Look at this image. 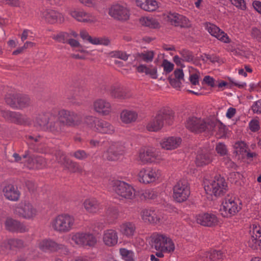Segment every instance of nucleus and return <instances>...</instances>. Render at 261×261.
Listing matches in <instances>:
<instances>
[{
  "label": "nucleus",
  "instance_id": "nucleus-1",
  "mask_svg": "<svg viewBox=\"0 0 261 261\" xmlns=\"http://www.w3.org/2000/svg\"><path fill=\"white\" fill-rule=\"evenodd\" d=\"M75 225L74 217L68 214H61L54 217L50 222V227L60 234L71 231Z\"/></svg>",
  "mask_w": 261,
  "mask_h": 261
},
{
  "label": "nucleus",
  "instance_id": "nucleus-2",
  "mask_svg": "<svg viewBox=\"0 0 261 261\" xmlns=\"http://www.w3.org/2000/svg\"><path fill=\"white\" fill-rule=\"evenodd\" d=\"M174 117V113L171 109L163 108L148 122L146 129L149 132H158L163 127L165 123L171 124Z\"/></svg>",
  "mask_w": 261,
  "mask_h": 261
},
{
  "label": "nucleus",
  "instance_id": "nucleus-3",
  "mask_svg": "<svg viewBox=\"0 0 261 261\" xmlns=\"http://www.w3.org/2000/svg\"><path fill=\"white\" fill-rule=\"evenodd\" d=\"M228 186L225 179L220 175H216L214 179L205 185V192L210 195L219 197L223 195L227 191Z\"/></svg>",
  "mask_w": 261,
  "mask_h": 261
},
{
  "label": "nucleus",
  "instance_id": "nucleus-4",
  "mask_svg": "<svg viewBox=\"0 0 261 261\" xmlns=\"http://www.w3.org/2000/svg\"><path fill=\"white\" fill-rule=\"evenodd\" d=\"M137 160L142 165L158 164L161 160L159 151L154 147L145 146L138 151Z\"/></svg>",
  "mask_w": 261,
  "mask_h": 261
},
{
  "label": "nucleus",
  "instance_id": "nucleus-5",
  "mask_svg": "<svg viewBox=\"0 0 261 261\" xmlns=\"http://www.w3.org/2000/svg\"><path fill=\"white\" fill-rule=\"evenodd\" d=\"M112 190L120 200L133 199L136 196L135 190L130 185L121 180L112 181Z\"/></svg>",
  "mask_w": 261,
  "mask_h": 261
},
{
  "label": "nucleus",
  "instance_id": "nucleus-6",
  "mask_svg": "<svg viewBox=\"0 0 261 261\" xmlns=\"http://www.w3.org/2000/svg\"><path fill=\"white\" fill-rule=\"evenodd\" d=\"M162 175L161 171L156 167H145L138 172V180L141 184L148 185L159 180Z\"/></svg>",
  "mask_w": 261,
  "mask_h": 261
},
{
  "label": "nucleus",
  "instance_id": "nucleus-7",
  "mask_svg": "<svg viewBox=\"0 0 261 261\" xmlns=\"http://www.w3.org/2000/svg\"><path fill=\"white\" fill-rule=\"evenodd\" d=\"M241 202L235 197H226L220 207L222 215L230 218L237 215L241 209Z\"/></svg>",
  "mask_w": 261,
  "mask_h": 261
},
{
  "label": "nucleus",
  "instance_id": "nucleus-8",
  "mask_svg": "<svg viewBox=\"0 0 261 261\" xmlns=\"http://www.w3.org/2000/svg\"><path fill=\"white\" fill-rule=\"evenodd\" d=\"M14 213L19 217L31 219L37 215V210L29 201H21L13 207Z\"/></svg>",
  "mask_w": 261,
  "mask_h": 261
},
{
  "label": "nucleus",
  "instance_id": "nucleus-9",
  "mask_svg": "<svg viewBox=\"0 0 261 261\" xmlns=\"http://www.w3.org/2000/svg\"><path fill=\"white\" fill-rule=\"evenodd\" d=\"M108 14L114 19L120 22L127 21L130 16V10L127 6L120 3L112 5L109 9Z\"/></svg>",
  "mask_w": 261,
  "mask_h": 261
},
{
  "label": "nucleus",
  "instance_id": "nucleus-10",
  "mask_svg": "<svg viewBox=\"0 0 261 261\" xmlns=\"http://www.w3.org/2000/svg\"><path fill=\"white\" fill-rule=\"evenodd\" d=\"M59 119H63L66 126L76 127L82 125L83 117L81 113L65 109L59 110Z\"/></svg>",
  "mask_w": 261,
  "mask_h": 261
},
{
  "label": "nucleus",
  "instance_id": "nucleus-11",
  "mask_svg": "<svg viewBox=\"0 0 261 261\" xmlns=\"http://www.w3.org/2000/svg\"><path fill=\"white\" fill-rule=\"evenodd\" d=\"M70 238L72 242L79 247H93L97 243L96 238L90 233L72 232L70 234Z\"/></svg>",
  "mask_w": 261,
  "mask_h": 261
},
{
  "label": "nucleus",
  "instance_id": "nucleus-12",
  "mask_svg": "<svg viewBox=\"0 0 261 261\" xmlns=\"http://www.w3.org/2000/svg\"><path fill=\"white\" fill-rule=\"evenodd\" d=\"M154 248L162 252L171 253L174 251L175 245L170 238L164 234L158 233L153 237Z\"/></svg>",
  "mask_w": 261,
  "mask_h": 261
},
{
  "label": "nucleus",
  "instance_id": "nucleus-13",
  "mask_svg": "<svg viewBox=\"0 0 261 261\" xmlns=\"http://www.w3.org/2000/svg\"><path fill=\"white\" fill-rule=\"evenodd\" d=\"M107 147L104 155L109 161L117 160L125 152V147L121 142L108 141Z\"/></svg>",
  "mask_w": 261,
  "mask_h": 261
},
{
  "label": "nucleus",
  "instance_id": "nucleus-14",
  "mask_svg": "<svg viewBox=\"0 0 261 261\" xmlns=\"http://www.w3.org/2000/svg\"><path fill=\"white\" fill-rule=\"evenodd\" d=\"M59 116V110L53 108L42 112L38 115L36 119V126L40 129L46 130L51 120Z\"/></svg>",
  "mask_w": 261,
  "mask_h": 261
},
{
  "label": "nucleus",
  "instance_id": "nucleus-15",
  "mask_svg": "<svg viewBox=\"0 0 261 261\" xmlns=\"http://www.w3.org/2000/svg\"><path fill=\"white\" fill-rule=\"evenodd\" d=\"M190 195V186L186 180L177 181L173 188V197L178 202L186 201Z\"/></svg>",
  "mask_w": 261,
  "mask_h": 261
},
{
  "label": "nucleus",
  "instance_id": "nucleus-16",
  "mask_svg": "<svg viewBox=\"0 0 261 261\" xmlns=\"http://www.w3.org/2000/svg\"><path fill=\"white\" fill-rule=\"evenodd\" d=\"M210 119H201L195 117H190L187 120L186 127L191 132L201 133L208 132V125Z\"/></svg>",
  "mask_w": 261,
  "mask_h": 261
},
{
  "label": "nucleus",
  "instance_id": "nucleus-17",
  "mask_svg": "<svg viewBox=\"0 0 261 261\" xmlns=\"http://www.w3.org/2000/svg\"><path fill=\"white\" fill-rule=\"evenodd\" d=\"M38 247L43 252L53 253L63 249L65 246L58 243L52 239H45L38 241Z\"/></svg>",
  "mask_w": 261,
  "mask_h": 261
},
{
  "label": "nucleus",
  "instance_id": "nucleus-18",
  "mask_svg": "<svg viewBox=\"0 0 261 261\" xmlns=\"http://www.w3.org/2000/svg\"><path fill=\"white\" fill-rule=\"evenodd\" d=\"M206 30L213 37L224 43H228L231 41L228 35L213 23L206 22L205 24Z\"/></svg>",
  "mask_w": 261,
  "mask_h": 261
},
{
  "label": "nucleus",
  "instance_id": "nucleus-19",
  "mask_svg": "<svg viewBox=\"0 0 261 261\" xmlns=\"http://www.w3.org/2000/svg\"><path fill=\"white\" fill-rule=\"evenodd\" d=\"M140 215L143 221L148 224H158L162 218L160 213L153 208L143 210Z\"/></svg>",
  "mask_w": 261,
  "mask_h": 261
},
{
  "label": "nucleus",
  "instance_id": "nucleus-20",
  "mask_svg": "<svg viewBox=\"0 0 261 261\" xmlns=\"http://www.w3.org/2000/svg\"><path fill=\"white\" fill-rule=\"evenodd\" d=\"M41 17L49 23H61L64 21L62 14L52 9H46L42 12Z\"/></svg>",
  "mask_w": 261,
  "mask_h": 261
},
{
  "label": "nucleus",
  "instance_id": "nucleus-21",
  "mask_svg": "<svg viewBox=\"0 0 261 261\" xmlns=\"http://www.w3.org/2000/svg\"><path fill=\"white\" fill-rule=\"evenodd\" d=\"M136 224L130 221H125L121 223L118 228L120 234L127 239L132 238L136 233Z\"/></svg>",
  "mask_w": 261,
  "mask_h": 261
},
{
  "label": "nucleus",
  "instance_id": "nucleus-22",
  "mask_svg": "<svg viewBox=\"0 0 261 261\" xmlns=\"http://www.w3.org/2000/svg\"><path fill=\"white\" fill-rule=\"evenodd\" d=\"M93 108L97 113L102 116L109 115L113 111L111 104L103 99H99L95 101L93 103Z\"/></svg>",
  "mask_w": 261,
  "mask_h": 261
},
{
  "label": "nucleus",
  "instance_id": "nucleus-23",
  "mask_svg": "<svg viewBox=\"0 0 261 261\" xmlns=\"http://www.w3.org/2000/svg\"><path fill=\"white\" fill-rule=\"evenodd\" d=\"M3 117L9 121L18 124H27L29 122V118L18 112L6 111L3 112Z\"/></svg>",
  "mask_w": 261,
  "mask_h": 261
},
{
  "label": "nucleus",
  "instance_id": "nucleus-24",
  "mask_svg": "<svg viewBox=\"0 0 261 261\" xmlns=\"http://www.w3.org/2000/svg\"><path fill=\"white\" fill-rule=\"evenodd\" d=\"M70 15L79 22H93L96 21L95 17L81 9H74L69 12Z\"/></svg>",
  "mask_w": 261,
  "mask_h": 261
},
{
  "label": "nucleus",
  "instance_id": "nucleus-25",
  "mask_svg": "<svg viewBox=\"0 0 261 261\" xmlns=\"http://www.w3.org/2000/svg\"><path fill=\"white\" fill-rule=\"evenodd\" d=\"M168 20L176 27L188 28L190 26L189 19L185 16L176 13H169L168 15Z\"/></svg>",
  "mask_w": 261,
  "mask_h": 261
},
{
  "label": "nucleus",
  "instance_id": "nucleus-26",
  "mask_svg": "<svg viewBox=\"0 0 261 261\" xmlns=\"http://www.w3.org/2000/svg\"><path fill=\"white\" fill-rule=\"evenodd\" d=\"M103 243L108 247H113L116 245L118 241L117 232L113 229L105 230L102 235Z\"/></svg>",
  "mask_w": 261,
  "mask_h": 261
},
{
  "label": "nucleus",
  "instance_id": "nucleus-27",
  "mask_svg": "<svg viewBox=\"0 0 261 261\" xmlns=\"http://www.w3.org/2000/svg\"><path fill=\"white\" fill-rule=\"evenodd\" d=\"M181 143V139L178 137H169L163 138L160 143L161 147L165 150H173L178 148Z\"/></svg>",
  "mask_w": 261,
  "mask_h": 261
},
{
  "label": "nucleus",
  "instance_id": "nucleus-28",
  "mask_svg": "<svg viewBox=\"0 0 261 261\" xmlns=\"http://www.w3.org/2000/svg\"><path fill=\"white\" fill-rule=\"evenodd\" d=\"M198 223L206 226H212L217 224L218 220L217 216L211 213L199 214L197 216Z\"/></svg>",
  "mask_w": 261,
  "mask_h": 261
},
{
  "label": "nucleus",
  "instance_id": "nucleus-29",
  "mask_svg": "<svg viewBox=\"0 0 261 261\" xmlns=\"http://www.w3.org/2000/svg\"><path fill=\"white\" fill-rule=\"evenodd\" d=\"M6 229L10 231L22 233L27 231L25 226L19 221L8 218L5 223Z\"/></svg>",
  "mask_w": 261,
  "mask_h": 261
},
{
  "label": "nucleus",
  "instance_id": "nucleus-30",
  "mask_svg": "<svg viewBox=\"0 0 261 261\" xmlns=\"http://www.w3.org/2000/svg\"><path fill=\"white\" fill-rule=\"evenodd\" d=\"M66 126L64 119H59V121H51L45 131L50 132L56 135H62L66 132Z\"/></svg>",
  "mask_w": 261,
  "mask_h": 261
},
{
  "label": "nucleus",
  "instance_id": "nucleus-31",
  "mask_svg": "<svg viewBox=\"0 0 261 261\" xmlns=\"http://www.w3.org/2000/svg\"><path fill=\"white\" fill-rule=\"evenodd\" d=\"M248 245L253 249H257L261 246V227L259 226L253 227Z\"/></svg>",
  "mask_w": 261,
  "mask_h": 261
},
{
  "label": "nucleus",
  "instance_id": "nucleus-32",
  "mask_svg": "<svg viewBox=\"0 0 261 261\" xmlns=\"http://www.w3.org/2000/svg\"><path fill=\"white\" fill-rule=\"evenodd\" d=\"M213 155L205 150L199 151L195 159L197 166L202 167L207 165L213 161Z\"/></svg>",
  "mask_w": 261,
  "mask_h": 261
},
{
  "label": "nucleus",
  "instance_id": "nucleus-33",
  "mask_svg": "<svg viewBox=\"0 0 261 261\" xmlns=\"http://www.w3.org/2000/svg\"><path fill=\"white\" fill-rule=\"evenodd\" d=\"M223 254L221 250H213L201 253L200 257L202 261H222L224 257Z\"/></svg>",
  "mask_w": 261,
  "mask_h": 261
},
{
  "label": "nucleus",
  "instance_id": "nucleus-34",
  "mask_svg": "<svg viewBox=\"0 0 261 261\" xmlns=\"http://www.w3.org/2000/svg\"><path fill=\"white\" fill-rule=\"evenodd\" d=\"M136 70L139 73H145L152 79H156L158 77V68L155 66L142 64L136 67Z\"/></svg>",
  "mask_w": 261,
  "mask_h": 261
},
{
  "label": "nucleus",
  "instance_id": "nucleus-35",
  "mask_svg": "<svg viewBox=\"0 0 261 261\" xmlns=\"http://www.w3.org/2000/svg\"><path fill=\"white\" fill-rule=\"evenodd\" d=\"M83 205L86 211L90 214H95L101 209L99 202L93 197L86 199Z\"/></svg>",
  "mask_w": 261,
  "mask_h": 261
},
{
  "label": "nucleus",
  "instance_id": "nucleus-36",
  "mask_svg": "<svg viewBox=\"0 0 261 261\" xmlns=\"http://www.w3.org/2000/svg\"><path fill=\"white\" fill-rule=\"evenodd\" d=\"M3 192L5 198L9 200L16 201L19 199L20 193L17 188L12 185L6 186Z\"/></svg>",
  "mask_w": 261,
  "mask_h": 261
},
{
  "label": "nucleus",
  "instance_id": "nucleus-37",
  "mask_svg": "<svg viewBox=\"0 0 261 261\" xmlns=\"http://www.w3.org/2000/svg\"><path fill=\"white\" fill-rule=\"evenodd\" d=\"M95 130L102 134H111L114 132V127L108 122L102 119H97L94 127Z\"/></svg>",
  "mask_w": 261,
  "mask_h": 261
},
{
  "label": "nucleus",
  "instance_id": "nucleus-38",
  "mask_svg": "<svg viewBox=\"0 0 261 261\" xmlns=\"http://www.w3.org/2000/svg\"><path fill=\"white\" fill-rule=\"evenodd\" d=\"M23 158H28L29 163L30 161H33V167L38 169H41L47 166V162L46 160L42 156H37L34 159H33L31 156H29V151H27L23 155Z\"/></svg>",
  "mask_w": 261,
  "mask_h": 261
},
{
  "label": "nucleus",
  "instance_id": "nucleus-39",
  "mask_svg": "<svg viewBox=\"0 0 261 261\" xmlns=\"http://www.w3.org/2000/svg\"><path fill=\"white\" fill-rule=\"evenodd\" d=\"M11 104L12 105L13 109H22L30 105L31 99L27 95L19 94L17 103H12Z\"/></svg>",
  "mask_w": 261,
  "mask_h": 261
},
{
  "label": "nucleus",
  "instance_id": "nucleus-40",
  "mask_svg": "<svg viewBox=\"0 0 261 261\" xmlns=\"http://www.w3.org/2000/svg\"><path fill=\"white\" fill-rule=\"evenodd\" d=\"M138 118L137 112L132 110H124L120 114V119L125 123H129L135 121Z\"/></svg>",
  "mask_w": 261,
  "mask_h": 261
},
{
  "label": "nucleus",
  "instance_id": "nucleus-41",
  "mask_svg": "<svg viewBox=\"0 0 261 261\" xmlns=\"http://www.w3.org/2000/svg\"><path fill=\"white\" fill-rule=\"evenodd\" d=\"M155 56V53L153 50H144L141 53H138L136 55V58L145 63L152 62Z\"/></svg>",
  "mask_w": 261,
  "mask_h": 261
},
{
  "label": "nucleus",
  "instance_id": "nucleus-42",
  "mask_svg": "<svg viewBox=\"0 0 261 261\" xmlns=\"http://www.w3.org/2000/svg\"><path fill=\"white\" fill-rule=\"evenodd\" d=\"M208 126V132L217 129L220 133H223L225 131V126L221 122L215 119L210 120Z\"/></svg>",
  "mask_w": 261,
  "mask_h": 261
},
{
  "label": "nucleus",
  "instance_id": "nucleus-43",
  "mask_svg": "<svg viewBox=\"0 0 261 261\" xmlns=\"http://www.w3.org/2000/svg\"><path fill=\"white\" fill-rule=\"evenodd\" d=\"M140 23L143 26L150 28H158L160 26L159 23L153 18L150 17H142L139 19Z\"/></svg>",
  "mask_w": 261,
  "mask_h": 261
},
{
  "label": "nucleus",
  "instance_id": "nucleus-44",
  "mask_svg": "<svg viewBox=\"0 0 261 261\" xmlns=\"http://www.w3.org/2000/svg\"><path fill=\"white\" fill-rule=\"evenodd\" d=\"M110 93L112 97L120 99L126 98V94L123 89L120 86H113L111 87Z\"/></svg>",
  "mask_w": 261,
  "mask_h": 261
},
{
  "label": "nucleus",
  "instance_id": "nucleus-45",
  "mask_svg": "<svg viewBox=\"0 0 261 261\" xmlns=\"http://www.w3.org/2000/svg\"><path fill=\"white\" fill-rule=\"evenodd\" d=\"M64 167L69 170L72 172H80L82 171L79 164L73 162L69 159L68 160H64Z\"/></svg>",
  "mask_w": 261,
  "mask_h": 261
},
{
  "label": "nucleus",
  "instance_id": "nucleus-46",
  "mask_svg": "<svg viewBox=\"0 0 261 261\" xmlns=\"http://www.w3.org/2000/svg\"><path fill=\"white\" fill-rule=\"evenodd\" d=\"M52 38L58 42L65 43L69 39L70 34L68 32H61L57 35H54Z\"/></svg>",
  "mask_w": 261,
  "mask_h": 261
},
{
  "label": "nucleus",
  "instance_id": "nucleus-47",
  "mask_svg": "<svg viewBox=\"0 0 261 261\" xmlns=\"http://www.w3.org/2000/svg\"><path fill=\"white\" fill-rule=\"evenodd\" d=\"M120 253L125 261H134V253L125 248H121Z\"/></svg>",
  "mask_w": 261,
  "mask_h": 261
},
{
  "label": "nucleus",
  "instance_id": "nucleus-48",
  "mask_svg": "<svg viewBox=\"0 0 261 261\" xmlns=\"http://www.w3.org/2000/svg\"><path fill=\"white\" fill-rule=\"evenodd\" d=\"M110 55L113 58H118L123 61H126L129 57V55H127L125 52L120 50L112 51Z\"/></svg>",
  "mask_w": 261,
  "mask_h": 261
},
{
  "label": "nucleus",
  "instance_id": "nucleus-49",
  "mask_svg": "<svg viewBox=\"0 0 261 261\" xmlns=\"http://www.w3.org/2000/svg\"><path fill=\"white\" fill-rule=\"evenodd\" d=\"M72 155L77 160H85L88 158L89 154L84 150L79 149L74 151Z\"/></svg>",
  "mask_w": 261,
  "mask_h": 261
},
{
  "label": "nucleus",
  "instance_id": "nucleus-50",
  "mask_svg": "<svg viewBox=\"0 0 261 261\" xmlns=\"http://www.w3.org/2000/svg\"><path fill=\"white\" fill-rule=\"evenodd\" d=\"M162 66L164 69V73L165 74H168L173 70L174 65L173 63L167 60L164 59L163 61Z\"/></svg>",
  "mask_w": 261,
  "mask_h": 261
},
{
  "label": "nucleus",
  "instance_id": "nucleus-51",
  "mask_svg": "<svg viewBox=\"0 0 261 261\" xmlns=\"http://www.w3.org/2000/svg\"><path fill=\"white\" fill-rule=\"evenodd\" d=\"M144 198L153 200L158 196V193L153 189H147L143 193Z\"/></svg>",
  "mask_w": 261,
  "mask_h": 261
},
{
  "label": "nucleus",
  "instance_id": "nucleus-52",
  "mask_svg": "<svg viewBox=\"0 0 261 261\" xmlns=\"http://www.w3.org/2000/svg\"><path fill=\"white\" fill-rule=\"evenodd\" d=\"M12 249L10 244V240L4 241L0 243V253L2 254L7 253L10 250Z\"/></svg>",
  "mask_w": 261,
  "mask_h": 261
},
{
  "label": "nucleus",
  "instance_id": "nucleus-53",
  "mask_svg": "<svg viewBox=\"0 0 261 261\" xmlns=\"http://www.w3.org/2000/svg\"><path fill=\"white\" fill-rule=\"evenodd\" d=\"M107 216L111 221V223L116 220L118 217V211L115 208H109L107 212Z\"/></svg>",
  "mask_w": 261,
  "mask_h": 261
},
{
  "label": "nucleus",
  "instance_id": "nucleus-54",
  "mask_svg": "<svg viewBox=\"0 0 261 261\" xmlns=\"http://www.w3.org/2000/svg\"><path fill=\"white\" fill-rule=\"evenodd\" d=\"M89 143L92 147H97L102 146L107 147L108 141L105 139L100 140L92 139L90 141Z\"/></svg>",
  "mask_w": 261,
  "mask_h": 261
},
{
  "label": "nucleus",
  "instance_id": "nucleus-55",
  "mask_svg": "<svg viewBox=\"0 0 261 261\" xmlns=\"http://www.w3.org/2000/svg\"><path fill=\"white\" fill-rule=\"evenodd\" d=\"M18 95H19V94H7L5 97L6 102L9 106H10L11 108H13V106L11 103H17Z\"/></svg>",
  "mask_w": 261,
  "mask_h": 261
},
{
  "label": "nucleus",
  "instance_id": "nucleus-56",
  "mask_svg": "<svg viewBox=\"0 0 261 261\" xmlns=\"http://www.w3.org/2000/svg\"><path fill=\"white\" fill-rule=\"evenodd\" d=\"M10 244L11 246L12 249L14 248H20L24 247V242L22 240L18 239H10Z\"/></svg>",
  "mask_w": 261,
  "mask_h": 261
},
{
  "label": "nucleus",
  "instance_id": "nucleus-57",
  "mask_svg": "<svg viewBox=\"0 0 261 261\" xmlns=\"http://www.w3.org/2000/svg\"><path fill=\"white\" fill-rule=\"evenodd\" d=\"M146 11H153L158 8V3L155 0H147Z\"/></svg>",
  "mask_w": 261,
  "mask_h": 261
},
{
  "label": "nucleus",
  "instance_id": "nucleus-58",
  "mask_svg": "<svg viewBox=\"0 0 261 261\" xmlns=\"http://www.w3.org/2000/svg\"><path fill=\"white\" fill-rule=\"evenodd\" d=\"M249 127L252 132H256L260 129L259 121L257 119H252L249 122Z\"/></svg>",
  "mask_w": 261,
  "mask_h": 261
},
{
  "label": "nucleus",
  "instance_id": "nucleus-59",
  "mask_svg": "<svg viewBox=\"0 0 261 261\" xmlns=\"http://www.w3.org/2000/svg\"><path fill=\"white\" fill-rule=\"evenodd\" d=\"M216 150L217 153L221 156H224L227 154L226 146L222 143H219L217 145Z\"/></svg>",
  "mask_w": 261,
  "mask_h": 261
},
{
  "label": "nucleus",
  "instance_id": "nucleus-60",
  "mask_svg": "<svg viewBox=\"0 0 261 261\" xmlns=\"http://www.w3.org/2000/svg\"><path fill=\"white\" fill-rule=\"evenodd\" d=\"M230 3L237 8L241 10L246 9V3L244 0H228Z\"/></svg>",
  "mask_w": 261,
  "mask_h": 261
},
{
  "label": "nucleus",
  "instance_id": "nucleus-61",
  "mask_svg": "<svg viewBox=\"0 0 261 261\" xmlns=\"http://www.w3.org/2000/svg\"><path fill=\"white\" fill-rule=\"evenodd\" d=\"M97 119H96L94 117L92 116H86L83 117V123H86L89 127H94L95 126V122Z\"/></svg>",
  "mask_w": 261,
  "mask_h": 261
},
{
  "label": "nucleus",
  "instance_id": "nucleus-62",
  "mask_svg": "<svg viewBox=\"0 0 261 261\" xmlns=\"http://www.w3.org/2000/svg\"><path fill=\"white\" fill-rule=\"evenodd\" d=\"M199 76L196 73L190 74L189 80L191 84L192 85V86L199 85Z\"/></svg>",
  "mask_w": 261,
  "mask_h": 261
},
{
  "label": "nucleus",
  "instance_id": "nucleus-63",
  "mask_svg": "<svg viewBox=\"0 0 261 261\" xmlns=\"http://www.w3.org/2000/svg\"><path fill=\"white\" fill-rule=\"evenodd\" d=\"M223 162L228 169H235L237 167L236 164L228 157H224L223 159Z\"/></svg>",
  "mask_w": 261,
  "mask_h": 261
},
{
  "label": "nucleus",
  "instance_id": "nucleus-64",
  "mask_svg": "<svg viewBox=\"0 0 261 261\" xmlns=\"http://www.w3.org/2000/svg\"><path fill=\"white\" fill-rule=\"evenodd\" d=\"M251 109L254 113L261 114V99L254 102L251 107Z\"/></svg>",
  "mask_w": 261,
  "mask_h": 261
}]
</instances>
